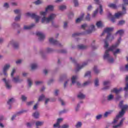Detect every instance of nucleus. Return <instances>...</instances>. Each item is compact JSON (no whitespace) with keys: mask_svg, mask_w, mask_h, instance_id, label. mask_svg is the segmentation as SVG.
<instances>
[{"mask_svg":"<svg viewBox=\"0 0 128 128\" xmlns=\"http://www.w3.org/2000/svg\"><path fill=\"white\" fill-rule=\"evenodd\" d=\"M110 81L108 80H104L103 82V86L104 87L102 88L103 90H110Z\"/></svg>","mask_w":128,"mask_h":128,"instance_id":"13","label":"nucleus"},{"mask_svg":"<svg viewBox=\"0 0 128 128\" xmlns=\"http://www.w3.org/2000/svg\"><path fill=\"white\" fill-rule=\"evenodd\" d=\"M63 120H64L63 118H58V119H57L56 123L60 124L61 122H62Z\"/></svg>","mask_w":128,"mask_h":128,"instance_id":"57","label":"nucleus"},{"mask_svg":"<svg viewBox=\"0 0 128 128\" xmlns=\"http://www.w3.org/2000/svg\"><path fill=\"white\" fill-rule=\"evenodd\" d=\"M36 34L38 37V40H40V42H42V40H44L46 38V36H44V34L42 32H37Z\"/></svg>","mask_w":128,"mask_h":128,"instance_id":"19","label":"nucleus"},{"mask_svg":"<svg viewBox=\"0 0 128 128\" xmlns=\"http://www.w3.org/2000/svg\"><path fill=\"white\" fill-rule=\"evenodd\" d=\"M122 90V88H120L119 89H118V88H114L111 90V92H114L116 94H118Z\"/></svg>","mask_w":128,"mask_h":128,"instance_id":"23","label":"nucleus"},{"mask_svg":"<svg viewBox=\"0 0 128 128\" xmlns=\"http://www.w3.org/2000/svg\"><path fill=\"white\" fill-rule=\"evenodd\" d=\"M44 121H36V128H38V126H44Z\"/></svg>","mask_w":128,"mask_h":128,"instance_id":"29","label":"nucleus"},{"mask_svg":"<svg viewBox=\"0 0 128 128\" xmlns=\"http://www.w3.org/2000/svg\"><path fill=\"white\" fill-rule=\"evenodd\" d=\"M78 48L79 50H86V48H88V46L81 44L78 45Z\"/></svg>","mask_w":128,"mask_h":128,"instance_id":"33","label":"nucleus"},{"mask_svg":"<svg viewBox=\"0 0 128 128\" xmlns=\"http://www.w3.org/2000/svg\"><path fill=\"white\" fill-rule=\"evenodd\" d=\"M22 10L21 9H16L14 10V12L15 14H18V16H22Z\"/></svg>","mask_w":128,"mask_h":128,"instance_id":"30","label":"nucleus"},{"mask_svg":"<svg viewBox=\"0 0 128 128\" xmlns=\"http://www.w3.org/2000/svg\"><path fill=\"white\" fill-rule=\"evenodd\" d=\"M100 14H102L104 10L102 9V5L99 4V8H97L96 10L94 12L92 16V18H95L96 16L98 14V12Z\"/></svg>","mask_w":128,"mask_h":128,"instance_id":"14","label":"nucleus"},{"mask_svg":"<svg viewBox=\"0 0 128 128\" xmlns=\"http://www.w3.org/2000/svg\"><path fill=\"white\" fill-rule=\"evenodd\" d=\"M108 36H106V40H104V48H108V40H110V42H112V40H114V36L113 35H112L110 34V36H109L108 38H107Z\"/></svg>","mask_w":128,"mask_h":128,"instance_id":"15","label":"nucleus"},{"mask_svg":"<svg viewBox=\"0 0 128 128\" xmlns=\"http://www.w3.org/2000/svg\"><path fill=\"white\" fill-rule=\"evenodd\" d=\"M94 84L95 86H100V80H98V78H95Z\"/></svg>","mask_w":128,"mask_h":128,"instance_id":"45","label":"nucleus"},{"mask_svg":"<svg viewBox=\"0 0 128 128\" xmlns=\"http://www.w3.org/2000/svg\"><path fill=\"white\" fill-rule=\"evenodd\" d=\"M78 76L76 75L72 76L71 78V82H72L71 86H72V84L74 85L75 84H76L78 88L82 87L83 86L82 84L80 82H76V80H78Z\"/></svg>","mask_w":128,"mask_h":128,"instance_id":"8","label":"nucleus"},{"mask_svg":"<svg viewBox=\"0 0 128 128\" xmlns=\"http://www.w3.org/2000/svg\"><path fill=\"white\" fill-rule=\"evenodd\" d=\"M16 102V99L14 98H11L8 99L7 101V104L9 106L8 110H12V104Z\"/></svg>","mask_w":128,"mask_h":128,"instance_id":"20","label":"nucleus"},{"mask_svg":"<svg viewBox=\"0 0 128 128\" xmlns=\"http://www.w3.org/2000/svg\"><path fill=\"white\" fill-rule=\"evenodd\" d=\"M108 8H112L113 10H116L118 8V6H116V4H114V3H109L108 4Z\"/></svg>","mask_w":128,"mask_h":128,"instance_id":"24","label":"nucleus"},{"mask_svg":"<svg viewBox=\"0 0 128 128\" xmlns=\"http://www.w3.org/2000/svg\"><path fill=\"white\" fill-rule=\"evenodd\" d=\"M70 59L71 60V62H73V64H76V68L75 70L76 72H80V70L82 68H84V66H86L88 64V60L84 62L82 65H80V64L76 63V60L74 58L70 57Z\"/></svg>","mask_w":128,"mask_h":128,"instance_id":"3","label":"nucleus"},{"mask_svg":"<svg viewBox=\"0 0 128 128\" xmlns=\"http://www.w3.org/2000/svg\"><path fill=\"white\" fill-rule=\"evenodd\" d=\"M35 26H36V24H32L28 26L25 25L24 26V30H32L34 28Z\"/></svg>","mask_w":128,"mask_h":128,"instance_id":"22","label":"nucleus"},{"mask_svg":"<svg viewBox=\"0 0 128 128\" xmlns=\"http://www.w3.org/2000/svg\"><path fill=\"white\" fill-rule=\"evenodd\" d=\"M68 82H70V80H68L65 82L64 84V88H66L68 86Z\"/></svg>","mask_w":128,"mask_h":128,"instance_id":"60","label":"nucleus"},{"mask_svg":"<svg viewBox=\"0 0 128 128\" xmlns=\"http://www.w3.org/2000/svg\"><path fill=\"white\" fill-rule=\"evenodd\" d=\"M124 120H126V118H122L120 120V123L117 124V125H115V126H113V128H120V126H122V122H124Z\"/></svg>","mask_w":128,"mask_h":128,"instance_id":"25","label":"nucleus"},{"mask_svg":"<svg viewBox=\"0 0 128 128\" xmlns=\"http://www.w3.org/2000/svg\"><path fill=\"white\" fill-rule=\"evenodd\" d=\"M96 30V28L94 25L91 24L89 26V29L86 30L85 32L82 33H74L72 34V38H76V36H80V34H92V32H94Z\"/></svg>","mask_w":128,"mask_h":128,"instance_id":"4","label":"nucleus"},{"mask_svg":"<svg viewBox=\"0 0 128 128\" xmlns=\"http://www.w3.org/2000/svg\"><path fill=\"white\" fill-rule=\"evenodd\" d=\"M24 80L22 78H20V76H16L14 77V76L12 77V81L14 84H18L20 82H22Z\"/></svg>","mask_w":128,"mask_h":128,"instance_id":"17","label":"nucleus"},{"mask_svg":"<svg viewBox=\"0 0 128 128\" xmlns=\"http://www.w3.org/2000/svg\"><path fill=\"white\" fill-rule=\"evenodd\" d=\"M44 98L45 96L44 94H42L39 96L38 102H42V100Z\"/></svg>","mask_w":128,"mask_h":128,"instance_id":"50","label":"nucleus"},{"mask_svg":"<svg viewBox=\"0 0 128 128\" xmlns=\"http://www.w3.org/2000/svg\"><path fill=\"white\" fill-rule=\"evenodd\" d=\"M123 4H122V8L124 13L126 14V6H128V0H122Z\"/></svg>","mask_w":128,"mask_h":128,"instance_id":"21","label":"nucleus"},{"mask_svg":"<svg viewBox=\"0 0 128 128\" xmlns=\"http://www.w3.org/2000/svg\"><path fill=\"white\" fill-rule=\"evenodd\" d=\"M54 128H60V124H58V123L56 122V124H54L53 126Z\"/></svg>","mask_w":128,"mask_h":128,"instance_id":"63","label":"nucleus"},{"mask_svg":"<svg viewBox=\"0 0 128 128\" xmlns=\"http://www.w3.org/2000/svg\"><path fill=\"white\" fill-rule=\"evenodd\" d=\"M74 6H78V0H73Z\"/></svg>","mask_w":128,"mask_h":128,"instance_id":"61","label":"nucleus"},{"mask_svg":"<svg viewBox=\"0 0 128 128\" xmlns=\"http://www.w3.org/2000/svg\"><path fill=\"white\" fill-rule=\"evenodd\" d=\"M110 48L106 50L104 55L103 56V58L104 60H106L110 64H112L114 60L112 56L110 54Z\"/></svg>","mask_w":128,"mask_h":128,"instance_id":"5","label":"nucleus"},{"mask_svg":"<svg viewBox=\"0 0 128 128\" xmlns=\"http://www.w3.org/2000/svg\"><path fill=\"white\" fill-rule=\"evenodd\" d=\"M43 82L42 81L40 80H37L35 82V84L36 86H40V84H42Z\"/></svg>","mask_w":128,"mask_h":128,"instance_id":"56","label":"nucleus"},{"mask_svg":"<svg viewBox=\"0 0 128 128\" xmlns=\"http://www.w3.org/2000/svg\"><path fill=\"white\" fill-rule=\"evenodd\" d=\"M114 95L110 94L107 96V100H108V102H111V100H114Z\"/></svg>","mask_w":128,"mask_h":128,"instance_id":"46","label":"nucleus"},{"mask_svg":"<svg viewBox=\"0 0 128 128\" xmlns=\"http://www.w3.org/2000/svg\"><path fill=\"white\" fill-rule=\"evenodd\" d=\"M12 26L14 28H20V25L19 24L16 23V22H13L12 24Z\"/></svg>","mask_w":128,"mask_h":128,"instance_id":"37","label":"nucleus"},{"mask_svg":"<svg viewBox=\"0 0 128 128\" xmlns=\"http://www.w3.org/2000/svg\"><path fill=\"white\" fill-rule=\"evenodd\" d=\"M26 16H30L32 18H35L36 22H38L40 18V16H38V14L34 13L32 14L30 12H28L26 14Z\"/></svg>","mask_w":128,"mask_h":128,"instance_id":"12","label":"nucleus"},{"mask_svg":"<svg viewBox=\"0 0 128 128\" xmlns=\"http://www.w3.org/2000/svg\"><path fill=\"white\" fill-rule=\"evenodd\" d=\"M92 84V81L90 80H88L85 82H84L82 84V86H90Z\"/></svg>","mask_w":128,"mask_h":128,"instance_id":"35","label":"nucleus"},{"mask_svg":"<svg viewBox=\"0 0 128 128\" xmlns=\"http://www.w3.org/2000/svg\"><path fill=\"white\" fill-rule=\"evenodd\" d=\"M84 14H82L80 18H77L76 20V24H78V22H80L84 18Z\"/></svg>","mask_w":128,"mask_h":128,"instance_id":"28","label":"nucleus"},{"mask_svg":"<svg viewBox=\"0 0 128 128\" xmlns=\"http://www.w3.org/2000/svg\"><path fill=\"white\" fill-rule=\"evenodd\" d=\"M92 72L90 71H87L86 72L84 78H86V76H89V78H90L92 76H91Z\"/></svg>","mask_w":128,"mask_h":128,"instance_id":"47","label":"nucleus"},{"mask_svg":"<svg viewBox=\"0 0 128 128\" xmlns=\"http://www.w3.org/2000/svg\"><path fill=\"white\" fill-rule=\"evenodd\" d=\"M68 22H64V26H63L64 28V29L68 28Z\"/></svg>","mask_w":128,"mask_h":128,"instance_id":"64","label":"nucleus"},{"mask_svg":"<svg viewBox=\"0 0 128 128\" xmlns=\"http://www.w3.org/2000/svg\"><path fill=\"white\" fill-rule=\"evenodd\" d=\"M124 114H126V110H121V111L119 112L118 114L116 116V118L112 122V124H116V122H118V120H120V118H122V116H124Z\"/></svg>","mask_w":128,"mask_h":128,"instance_id":"11","label":"nucleus"},{"mask_svg":"<svg viewBox=\"0 0 128 128\" xmlns=\"http://www.w3.org/2000/svg\"><path fill=\"white\" fill-rule=\"evenodd\" d=\"M113 112L114 111L112 110H111L105 112L104 114V118H108V116H110V115L112 114Z\"/></svg>","mask_w":128,"mask_h":128,"instance_id":"32","label":"nucleus"},{"mask_svg":"<svg viewBox=\"0 0 128 128\" xmlns=\"http://www.w3.org/2000/svg\"><path fill=\"white\" fill-rule=\"evenodd\" d=\"M74 12H70L68 15V18H74Z\"/></svg>","mask_w":128,"mask_h":128,"instance_id":"62","label":"nucleus"},{"mask_svg":"<svg viewBox=\"0 0 128 128\" xmlns=\"http://www.w3.org/2000/svg\"><path fill=\"white\" fill-rule=\"evenodd\" d=\"M34 124V121L32 122H28L26 124V126L28 128H32V126Z\"/></svg>","mask_w":128,"mask_h":128,"instance_id":"27","label":"nucleus"},{"mask_svg":"<svg viewBox=\"0 0 128 128\" xmlns=\"http://www.w3.org/2000/svg\"><path fill=\"white\" fill-rule=\"evenodd\" d=\"M2 81L4 82L5 84V88L6 90H12V82L10 80L6 79V78H2Z\"/></svg>","mask_w":128,"mask_h":128,"instance_id":"7","label":"nucleus"},{"mask_svg":"<svg viewBox=\"0 0 128 128\" xmlns=\"http://www.w3.org/2000/svg\"><path fill=\"white\" fill-rule=\"evenodd\" d=\"M128 104L124 105L123 106H122L121 108L122 110H128Z\"/></svg>","mask_w":128,"mask_h":128,"instance_id":"58","label":"nucleus"},{"mask_svg":"<svg viewBox=\"0 0 128 128\" xmlns=\"http://www.w3.org/2000/svg\"><path fill=\"white\" fill-rule=\"evenodd\" d=\"M82 126V122H78L75 125V128H80Z\"/></svg>","mask_w":128,"mask_h":128,"instance_id":"39","label":"nucleus"},{"mask_svg":"<svg viewBox=\"0 0 128 128\" xmlns=\"http://www.w3.org/2000/svg\"><path fill=\"white\" fill-rule=\"evenodd\" d=\"M54 52V50L50 48H47L45 50L46 54H52V52Z\"/></svg>","mask_w":128,"mask_h":128,"instance_id":"26","label":"nucleus"},{"mask_svg":"<svg viewBox=\"0 0 128 128\" xmlns=\"http://www.w3.org/2000/svg\"><path fill=\"white\" fill-rule=\"evenodd\" d=\"M54 79H50L48 81V86H50V84H54Z\"/></svg>","mask_w":128,"mask_h":128,"instance_id":"59","label":"nucleus"},{"mask_svg":"<svg viewBox=\"0 0 128 128\" xmlns=\"http://www.w3.org/2000/svg\"><path fill=\"white\" fill-rule=\"evenodd\" d=\"M124 34V30H118L116 32V34H119L120 36H122Z\"/></svg>","mask_w":128,"mask_h":128,"instance_id":"36","label":"nucleus"},{"mask_svg":"<svg viewBox=\"0 0 128 128\" xmlns=\"http://www.w3.org/2000/svg\"><path fill=\"white\" fill-rule=\"evenodd\" d=\"M60 128H70V124H62Z\"/></svg>","mask_w":128,"mask_h":128,"instance_id":"55","label":"nucleus"},{"mask_svg":"<svg viewBox=\"0 0 128 128\" xmlns=\"http://www.w3.org/2000/svg\"><path fill=\"white\" fill-rule=\"evenodd\" d=\"M80 104H82V102L81 101L78 104L76 107V112H78V110L80 108Z\"/></svg>","mask_w":128,"mask_h":128,"instance_id":"52","label":"nucleus"},{"mask_svg":"<svg viewBox=\"0 0 128 128\" xmlns=\"http://www.w3.org/2000/svg\"><path fill=\"white\" fill-rule=\"evenodd\" d=\"M59 10H66V5H60L59 6Z\"/></svg>","mask_w":128,"mask_h":128,"instance_id":"48","label":"nucleus"},{"mask_svg":"<svg viewBox=\"0 0 128 128\" xmlns=\"http://www.w3.org/2000/svg\"><path fill=\"white\" fill-rule=\"evenodd\" d=\"M10 68V63L5 64L2 68V72H0V76H2L3 74L4 76H8V72Z\"/></svg>","mask_w":128,"mask_h":128,"instance_id":"6","label":"nucleus"},{"mask_svg":"<svg viewBox=\"0 0 128 128\" xmlns=\"http://www.w3.org/2000/svg\"><path fill=\"white\" fill-rule=\"evenodd\" d=\"M20 18H22V15H17L16 16H15L14 20L15 22H20Z\"/></svg>","mask_w":128,"mask_h":128,"instance_id":"42","label":"nucleus"},{"mask_svg":"<svg viewBox=\"0 0 128 128\" xmlns=\"http://www.w3.org/2000/svg\"><path fill=\"white\" fill-rule=\"evenodd\" d=\"M93 71L94 72V74H100V70L98 68V66H94L93 68Z\"/></svg>","mask_w":128,"mask_h":128,"instance_id":"38","label":"nucleus"},{"mask_svg":"<svg viewBox=\"0 0 128 128\" xmlns=\"http://www.w3.org/2000/svg\"><path fill=\"white\" fill-rule=\"evenodd\" d=\"M21 100L22 102H26V100H28V97L26 95H22Z\"/></svg>","mask_w":128,"mask_h":128,"instance_id":"49","label":"nucleus"},{"mask_svg":"<svg viewBox=\"0 0 128 128\" xmlns=\"http://www.w3.org/2000/svg\"><path fill=\"white\" fill-rule=\"evenodd\" d=\"M48 14V11L45 10V12H40V15L43 18L42 19V24H48L52 22L56 16V14H50L48 17H46V15Z\"/></svg>","mask_w":128,"mask_h":128,"instance_id":"1","label":"nucleus"},{"mask_svg":"<svg viewBox=\"0 0 128 128\" xmlns=\"http://www.w3.org/2000/svg\"><path fill=\"white\" fill-rule=\"evenodd\" d=\"M102 118V114H100L96 116V119L97 120H100Z\"/></svg>","mask_w":128,"mask_h":128,"instance_id":"54","label":"nucleus"},{"mask_svg":"<svg viewBox=\"0 0 128 128\" xmlns=\"http://www.w3.org/2000/svg\"><path fill=\"white\" fill-rule=\"evenodd\" d=\"M27 82H28V86H29V88H30V86H32V80L31 78H28L27 80Z\"/></svg>","mask_w":128,"mask_h":128,"instance_id":"43","label":"nucleus"},{"mask_svg":"<svg viewBox=\"0 0 128 128\" xmlns=\"http://www.w3.org/2000/svg\"><path fill=\"white\" fill-rule=\"evenodd\" d=\"M96 26L97 28H100L104 26V24H102V21H98L96 23Z\"/></svg>","mask_w":128,"mask_h":128,"instance_id":"40","label":"nucleus"},{"mask_svg":"<svg viewBox=\"0 0 128 128\" xmlns=\"http://www.w3.org/2000/svg\"><path fill=\"white\" fill-rule=\"evenodd\" d=\"M26 112H28V110H21L16 113V116H21L22 114H25Z\"/></svg>","mask_w":128,"mask_h":128,"instance_id":"31","label":"nucleus"},{"mask_svg":"<svg viewBox=\"0 0 128 128\" xmlns=\"http://www.w3.org/2000/svg\"><path fill=\"white\" fill-rule=\"evenodd\" d=\"M112 30H114V28H106L104 30V31L103 32V33L102 34V36H104V34L105 32H106V34H108L107 38H108L110 36V32H112Z\"/></svg>","mask_w":128,"mask_h":128,"instance_id":"18","label":"nucleus"},{"mask_svg":"<svg viewBox=\"0 0 128 128\" xmlns=\"http://www.w3.org/2000/svg\"><path fill=\"white\" fill-rule=\"evenodd\" d=\"M78 97L79 98H80V100H84V98H86V95H84V94L82 92H80L78 95Z\"/></svg>","mask_w":128,"mask_h":128,"instance_id":"41","label":"nucleus"},{"mask_svg":"<svg viewBox=\"0 0 128 128\" xmlns=\"http://www.w3.org/2000/svg\"><path fill=\"white\" fill-rule=\"evenodd\" d=\"M125 13L124 12H119L118 13L115 14L114 17H112L111 18V21L112 22H116V18H118L120 16H122V14H124Z\"/></svg>","mask_w":128,"mask_h":128,"instance_id":"16","label":"nucleus"},{"mask_svg":"<svg viewBox=\"0 0 128 128\" xmlns=\"http://www.w3.org/2000/svg\"><path fill=\"white\" fill-rule=\"evenodd\" d=\"M10 46H12L14 50H18L20 48V43L14 40H12L9 42L8 46L9 47Z\"/></svg>","mask_w":128,"mask_h":128,"instance_id":"9","label":"nucleus"},{"mask_svg":"<svg viewBox=\"0 0 128 128\" xmlns=\"http://www.w3.org/2000/svg\"><path fill=\"white\" fill-rule=\"evenodd\" d=\"M49 42H50L51 44H54V46H64V44H62L60 42L58 41V40L54 38H49Z\"/></svg>","mask_w":128,"mask_h":128,"instance_id":"10","label":"nucleus"},{"mask_svg":"<svg viewBox=\"0 0 128 128\" xmlns=\"http://www.w3.org/2000/svg\"><path fill=\"white\" fill-rule=\"evenodd\" d=\"M32 116L35 118H40V112H36L33 113Z\"/></svg>","mask_w":128,"mask_h":128,"instance_id":"44","label":"nucleus"},{"mask_svg":"<svg viewBox=\"0 0 128 128\" xmlns=\"http://www.w3.org/2000/svg\"><path fill=\"white\" fill-rule=\"evenodd\" d=\"M34 4H36V6H38V4H42V0H37L34 2Z\"/></svg>","mask_w":128,"mask_h":128,"instance_id":"51","label":"nucleus"},{"mask_svg":"<svg viewBox=\"0 0 128 128\" xmlns=\"http://www.w3.org/2000/svg\"><path fill=\"white\" fill-rule=\"evenodd\" d=\"M121 40L122 37H120L117 42L114 44L112 45V46L109 48V50L112 52L114 56L116 57L117 54H120V49L116 48L120 46Z\"/></svg>","mask_w":128,"mask_h":128,"instance_id":"2","label":"nucleus"},{"mask_svg":"<svg viewBox=\"0 0 128 128\" xmlns=\"http://www.w3.org/2000/svg\"><path fill=\"white\" fill-rule=\"evenodd\" d=\"M46 12H48V10H50V12H52V10H54V6H52V5L48 6L46 8Z\"/></svg>","mask_w":128,"mask_h":128,"instance_id":"34","label":"nucleus"},{"mask_svg":"<svg viewBox=\"0 0 128 128\" xmlns=\"http://www.w3.org/2000/svg\"><path fill=\"white\" fill-rule=\"evenodd\" d=\"M38 68V64H31V68L32 70H36Z\"/></svg>","mask_w":128,"mask_h":128,"instance_id":"53","label":"nucleus"}]
</instances>
